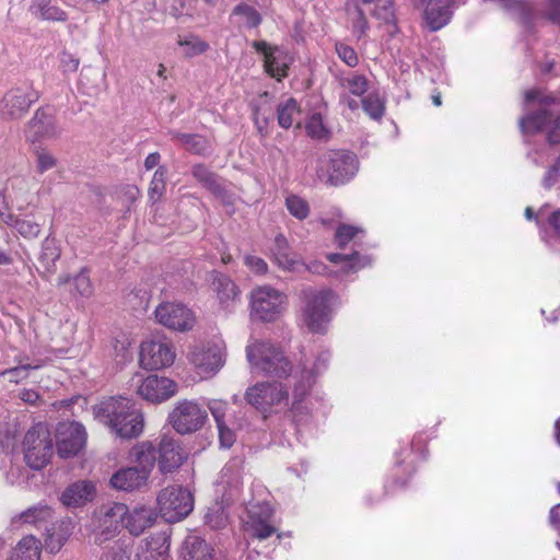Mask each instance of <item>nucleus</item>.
<instances>
[{
    "mask_svg": "<svg viewBox=\"0 0 560 560\" xmlns=\"http://www.w3.org/2000/svg\"><path fill=\"white\" fill-rule=\"evenodd\" d=\"M112 430L122 439L139 436L143 431V415L137 405L125 397L112 398L103 408Z\"/></svg>",
    "mask_w": 560,
    "mask_h": 560,
    "instance_id": "1",
    "label": "nucleus"
},
{
    "mask_svg": "<svg viewBox=\"0 0 560 560\" xmlns=\"http://www.w3.org/2000/svg\"><path fill=\"white\" fill-rule=\"evenodd\" d=\"M358 171L357 156L347 151H328L317 160L318 179L330 186L349 182Z\"/></svg>",
    "mask_w": 560,
    "mask_h": 560,
    "instance_id": "2",
    "label": "nucleus"
},
{
    "mask_svg": "<svg viewBox=\"0 0 560 560\" xmlns=\"http://www.w3.org/2000/svg\"><path fill=\"white\" fill-rule=\"evenodd\" d=\"M246 359L254 371L268 375L284 377L292 370L282 351L266 341L254 340L248 343Z\"/></svg>",
    "mask_w": 560,
    "mask_h": 560,
    "instance_id": "3",
    "label": "nucleus"
},
{
    "mask_svg": "<svg viewBox=\"0 0 560 560\" xmlns=\"http://www.w3.org/2000/svg\"><path fill=\"white\" fill-rule=\"evenodd\" d=\"M302 323L313 332H324L330 320V305L335 299L331 290H305Z\"/></svg>",
    "mask_w": 560,
    "mask_h": 560,
    "instance_id": "4",
    "label": "nucleus"
},
{
    "mask_svg": "<svg viewBox=\"0 0 560 560\" xmlns=\"http://www.w3.org/2000/svg\"><path fill=\"white\" fill-rule=\"evenodd\" d=\"M23 452L25 462L32 469H40L49 462L52 455V443L43 424H36L26 432Z\"/></svg>",
    "mask_w": 560,
    "mask_h": 560,
    "instance_id": "5",
    "label": "nucleus"
},
{
    "mask_svg": "<svg viewBox=\"0 0 560 560\" xmlns=\"http://www.w3.org/2000/svg\"><path fill=\"white\" fill-rule=\"evenodd\" d=\"M158 503L162 516L168 523L183 520L194 509L192 494L179 486L163 489L158 497Z\"/></svg>",
    "mask_w": 560,
    "mask_h": 560,
    "instance_id": "6",
    "label": "nucleus"
},
{
    "mask_svg": "<svg viewBox=\"0 0 560 560\" xmlns=\"http://www.w3.org/2000/svg\"><path fill=\"white\" fill-rule=\"evenodd\" d=\"M285 304V295L269 285L254 289L250 293V315L262 322H272L281 313Z\"/></svg>",
    "mask_w": 560,
    "mask_h": 560,
    "instance_id": "7",
    "label": "nucleus"
},
{
    "mask_svg": "<svg viewBox=\"0 0 560 560\" xmlns=\"http://www.w3.org/2000/svg\"><path fill=\"white\" fill-rule=\"evenodd\" d=\"M207 418V410L197 401L183 399L170 412L168 422L177 433L190 434L200 430Z\"/></svg>",
    "mask_w": 560,
    "mask_h": 560,
    "instance_id": "8",
    "label": "nucleus"
},
{
    "mask_svg": "<svg viewBox=\"0 0 560 560\" xmlns=\"http://www.w3.org/2000/svg\"><path fill=\"white\" fill-rule=\"evenodd\" d=\"M127 514V505L124 503H113L100 508L93 516L94 540L102 545L114 538L124 522Z\"/></svg>",
    "mask_w": 560,
    "mask_h": 560,
    "instance_id": "9",
    "label": "nucleus"
},
{
    "mask_svg": "<svg viewBox=\"0 0 560 560\" xmlns=\"http://www.w3.org/2000/svg\"><path fill=\"white\" fill-rule=\"evenodd\" d=\"M38 98V93L31 86L11 88L0 100V118L5 121L21 119Z\"/></svg>",
    "mask_w": 560,
    "mask_h": 560,
    "instance_id": "10",
    "label": "nucleus"
},
{
    "mask_svg": "<svg viewBox=\"0 0 560 560\" xmlns=\"http://www.w3.org/2000/svg\"><path fill=\"white\" fill-rule=\"evenodd\" d=\"M245 398L256 409L267 411L272 406L287 405L289 393L281 383L262 382L248 387Z\"/></svg>",
    "mask_w": 560,
    "mask_h": 560,
    "instance_id": "11",
    "label": "nucleus"
},
{
    "mask_svg": "<svg viewBox=\"0 0 560 560\" xmlns=\"http://www.w3.org/2000/svg\"><path fill=\"white\" fill-rule=\"evenodd\" d=\"M175 357V350L171 342L150 339L140 346L139 363L144 370L154 371L172 365Z\"/></svg>",
    "mask_w": 560,
    "mask_h": 560,
    "instance_id": "12",
    "label": "nucleus"
},
{
    "mask_svg": "<svg viewBox=\"0 0 560 560\" xmlns=\"http://www.w3.org/2000/svg\"><path fill=\"white\" fill-rule=\"evenodd\" d=\"M62 133L56 118V110L45 106L38 108L27 124V138L32 142L42 140H57Z\"/></svg>",
    "mask_w": 560,
    "mask_h": 560,
    "instance_id": "13",
    "label": "nucleus"
},
{
    "mask_svg": "<svg viewBox=\"0 0 560 560\" xmlns=\"http://www.w3.org/2000/svg\"><path fill=\"white\" fill-rule=\"evenodd\" d=\"M85 428L77 421L60 422L57 427L58 454L68 458L77 455L86 443Z\"/></svg>",
    "mask_w": 560,
    "mask_h": 560,
    "instance_id": "14",
    "label": "nucleus"
},
{
    "mask_svg": "<svg viewBox=\"0 0 560 560\" xmlns=\"http://www.w3.org/2000/svg\"><path fill=\"white\" fill-rule=\"evenodd\" d=\"M423 9V19L427 26L435 32L444 27L451 21L453 10L466 2V0H413Z\"/></svg>",
    "mask_w": 560,
    "mask_h": 560,
    "instance_id": "15",
    "label": "nucleus"
},
{
    "mask_svg": "<svg viewBox=\"0 0 560 560\" xmlns=\"http://www.w3.org/2000/svg\"><path fill=\"white\" fill-rule=\"evenodd\" d=\"M155 317L161 325L177 331L190 330L196 323L192 311L177 303L160 304L155 310Z\"/></svg>",
    "mask_w": 560,
    "mask_h": 560,
    "instance_id": "16",
    "label": "nucleus"
},
{
    "mask_svg": "<svg viewBox=\"0 0 560 560\" xmlns=\"http://www.w3.org/2000/svg\"><path fill=\"white\" fill-rule=\"evenodd\" d=\"M189 361L201 377L212 376L224 364V349L219 345L195 347Z\"/></svg>",
    "mask_w": 560,
    "mask_h": 560,
    "instance_id": "17",
    "label": "nucleus"
},
{
    "mask_svg": "<svg viewBox=\"0 0 560 560\" xmlns=\"http://www.w3.org/2000/svg\"><path fill=\"white\" fill-rule=\"evenodd\" d=\"M177 389V384L173 380L164 376L149 375L142 380L137 393L147 401L160 404L175 396Z\"/></svg>",
    "mask_w": 560,
    "mask_h": 560,
    "instance_id": "18",
    "label": "nucleus"
},
{
    "mask_svg": "<svg viewBox=\"0 0 560 560\" xmlns=\"http://www.w3.org/2000/svg\"><path fill=\"white\" fill-rule=\"evenodd\" d=\"M342 92L339 96L340 104L347 106L351 110H357L360 103L352 98L351 95L361 97L369 90V80L365 75L358 72H347L336 77Z\"/></svg>",
    "mask_w": 560,
    "mask_h": 560,
    "instance_id": "19",
    "label": "nucleus"
},
{
    "mask_svg": "<svg viewBox=\"0 0 560 560\" xmlns=\"http://www.w3.org/2000/svg\"><path fill=\"white\" fill-rule=\"evenodd\" d=\"M246 522V530L255 538L262 540L276 533L272 525L273 510L267 502L253 505Z\"/></svg>",
    "mask_w": 560,
    "mask_h": 560,
    "instance_id": "20",
    "label": "nucleus"
},
{
    "mask_svg": "<svg viewBox=\"0 0 560 560\" xmlns=\"http://www.w3.org/2000/svg\"><path fill=\"white\" fill-rule=\"evenodd\" d=\"M252 46L264 55L265 69L272 78L281 80L288 75L290 58L282 49L272 47L265 40H255Z\"/></svg>",
    "mask_w": 560,
    "mask_h": 560,
    "instance_id": "21",
    "label": "nucleus"
},
{
    "mask_svg": "<svg viewBox=\"0 0 560 560\" xmlns=\"http://www.w3.org/2000/svg\"><path fill=\"white\" fill-rule=\"evenodd\" d=\"M329 360V353L323 352L314 363V366L312 370L306 369L303 366L300 371L296 370L293 377V396H294V404L301 401L310 392L312 388L315 375L320 372V370L326 368V363Z\"/></svg>",
    "mask_w": 560,
    "mask_h": 560,
    "instance_id": "22",
    "label": "nucleus"
},
{
    "mask_svg": "<svg viewBox=\"0 0 560 560\" xmlns=\"http://www.w3.org/2000/svg\"><path fill=\"white\" fill-rule=\"evenodd\" d=\"M170 536L166 533L154 534L141 540L137 550V560H167Z\"/></svg>",
    "mask_w": 560,
    "mask_h": 560,
    "instance_id": "23",
    "label": "nucleus"
},
{
    "mask_svg": "<svg viewBox=\"0 0 560 560\" xmlns=\"http://www.w3.org/2000/svg\"><path fill=\"white\" fill-rule=\"evenodd\" d=\"M159 453V467L162 472L173 471L178 468L186 458V453L177 441L166 435L161 439Z\"/></svg>",
    "mask_w": 560,
    "mask_h": 560,
    "instance_id": "24",
    "label": "nucleus"
},
{
    "mask_svg": "<svg viewBox=\"0 0 560 560\" xmlns=\"http://www.w3.org/2000/svg\"><path fill=\"white\" fill-rule=\"evenodd\" d=\"M149 476L145 470L135 466L125 467L117 470L110 478V485L116 490L131 492L144 487Z\"/></svg>",
    "mask_w": 560,
    "mask_h": 560,
    "instance_id": "25",
    "label": "nucleus"
},
{
    "mask_svg": "<svg viewBox=\"0 0 560 560\" xmlns=\"http://www.w3.org/2000/svg\"><path fill=\"white\" fill-rule=\"evenodd\" d=\"M156 515L152 508L139 505L132 510L127 509L124 525L131 535L138 536L155 522Z\"/></svg>",
    "mask_w": 560,
    "mask_h": 560,
    "instance_id": "26",
    "label": "nucleus"
},
{
    "mask_svg": "<svg viewBox=\"0 0 560 560\" xmlns=\"http://www.w3.org/2000/svg\"><path fill=\"white\" fill-rule=\"evenodd\" d=\"M0 220L25 240H36L42 232V224L28 217L1 211Z\"/></svg>",
    "mask_w": 560,
    "mask_h": 560,
    "instance_id": "27",
    "label": "nucleus"
},
{
    "mask_svg": "<svg viewBox=\"0 0 560 560\" xmlns=\"http://www.w3.org/2000/svg\"><path fill=\"white\" fill-rule=\"evenodd\" d=\"M95 487L91 481L82 480L70 485L61 494V502L68 508H78L92 501Z\"/></svg>",
    "mask_w": 560,
    "mask_h": 560,
    "instance_id": "28",
    "label": "nucleus"
},
{
    "mask_svg": "<svg viewBox=\"0 0 560 560\" xmlns=\"http://www.w3.org/2000/svg\"><path fill=\"white\" fill-rule=\"evenodd\" d=\"M271 250L276 264L284 270L296 271L303 266L298 256L291 252L289 242L282 234L275 237Z\"/></svg>",
    "mask_w": 560,
    "mask_h": 560,
    "instance_id": "29",
    "label": "nucleus"
},
{
    "mask_svg": "<svg viewBox=\"0 0 560 560\" xmlns=\"http://www.w3.org/2000/svg\"><path fill=\"white\" fill-rule=\"evenodd\" d=\"M129 460L136 464L135 467L145 470L150 474L156 463V451L154 445L149 441H142L132 446L129 451Z\"/></svg>",
    "mask_w": 560,
    "mask_h": 560,
    "instance_id": "30",
    "label": "nucleus"
},
{
    "mask_svg": "<svg viewBox=\"0 0 560 560\" xmlns=\"http://www.w3.org/2000/svg\"><path fill=\"white\" fill-rule=\"evenodd\" d=\"M241 470L235 464H228L220 472L218 487L223 491L226 500H234L242 488Z\"/></svg>",
    "mask_w": 560,
    "mask_h": 560,
    "instance_id": "31",
    "label": "nucleus"
},
{
    "mask_svg": "<svg viewBox=\"0 0 560 560\" xmlns=\"http://www.w3.org/2000/svg\"><path fill=\"white\" fill-rule=\"evenodd\" d=\"M180 557L183 560H210L212 549L201 537L190 535L183 542Z\"/></svg>",
    "mask_w": 560,
    "mask_h": 560,
    "instance_id": "32",
    "label": "nucleus"
},
{
    "mask_svg": "<svg viewBox=\"0 0 560 560\" xmlns=\"http://www.w3.org/2000/svg\"><path fill=\"white\" fill-rule=\"evenodd\" d=\"M170 136L172 141L177 142L190 153L206 155L211 150V142L203 136L177 131H171Z\"/></svg>",
    "mask_w": 560,
    "mask_h": 560,
    "instance_id": "33",
    "label": "nucleus"
},
{
    "mask_svg": "<svg viewBox=\"0 0 560 560\" xmlns=\"http://www.w3.org/2000/svg\"><path fill=\"white\" fill-rule=\"evenodd\" d=\"M61 256V249L57 240L52 236H47L40 246L38 261L44 268V273L52 275L56 271V264Z\"/></svg>",
    "mask_w": 560,
    "mask_h": 560,
    "instance_id": "34",
    "label": "nucleus"
},
{
    "mask_svg": "<svg viewBox=\"0 0 560 560\" xmlns=\"http://www.w3.org/2000/svg\"><path fill=\"white\" fill-rule=\"evenodd\" d=\"M194 178L213 195L223 198L225 188L220 178L205 164H196L191 167Z\"/></svg>",
    "mask_w": 560,
    "mask_h": 560,
    "instance_id": "35",
    "label": "nucleus"
},
{
    "mask_svg": "<svg viewBox=\"0 0 560 560\" xmlns=\"http://www.w3.org/2000/svg\"><path fill=\"white\" fill-rule=\"evenodd\" d=\"M9 560H40V542L34 536L20 540Z\"/></svg>",
    "mask_w": 560,
    "mask_h": 560,
    "instance_id": "36",
    "label": "nucleus"
},
{
    "mask_svg": "<svg viewBox=\"0 0 560 560\" xmlns=\"http://www.w3.org/2000/svg\"><path fill=\"white\" fill-rule=\"evenodd\" d=\"M57 281L59 287L72 282L75 293L83 298H90L94 291L89 270L86 268H82L73 278L69 275H61L58 277Z\"/></svg>",
    "mask_w": 560,
    "mask_h": 560,
    "instance_id": "37",
    "label": "nucleus"
},
{
    "mask_svg": "<svg viewBox=\"0 0 560 560\" xmlns=\"http://www.w3.org/2000/svg\"><path fill=\"white\" fill-rule=\"evenodd\" d=\"M32 14L38 19L47 21H66L67 13L60 8L52 5L51 0H33L31 8Z\"/></svg>",
    "mask_w": 560,
    "mask_h": 560,
    "instance_id": "38",
    "label": "nucleus"
},
{
    "mask_svg": "<svg viewBox=\"0 0 560 560\" xmlns=\"http://www.w3.org/2000/svg\"><path fill=\"white\" fill-rule=\"evenodd\" d=\"M213 287L220 303L228 307L231 302L240 295L237 285L226 276L220 275L214 278Z\"/></svg>",
    "mask_w": 560,
    "mask_h": 560,
    "instance_id": "39",
    "label": "nucleus"
},
{
    "mask_svg": "<svg viewBox=\"0 0 560 560\" xmlns=\"http://www.w3.org/2000/svg\"><path fill=\"white\" fill-rule=\"evenodd\" d=\"M327 259L334 264L341 265L345 273L357 271L371 264L369 257L360 256L358 252L351 255L332 253L327 255Z\"/></svg>",
    "mask_w": 560,
    "mask_h": 560,
    "instance_id": "40",
    "label": "nucleus"
},
{
    "mask_svg": "<svg viewBox=\"0 0 560 560\" xmlns=\"http://www.w3.org/2000/svg\"><path fill=\"white\" fill-rule=\"evenodd\" d=\"M550 122V114L547 110H539L523 117L520 120V128L524 135H533L541 131Z\"/></svg>",
    "mask_w": 560,
    "mask_h": 560,
    "instance_id": "41",
    "label": "nucleus"
},
{
    "mask_svg": "<svg viewBox=\"0 0 560 560\" xmlns=\"http://www.w3.org/2000/svg\"><path fill=\"white\" fill-rule=\"evenodd\" d=\"M300 115V106L294 98H288L277 106V118L280 127L289 129L295 117Z\"/></svg>",
    "mask_w": 560,
    "mask_h": 560,
    "instance_id": "42",
    "label": "nucleus"
},
{
    "mask_svg": "<svg viewBox=\"0 0 560 560\" xmlns=\"http://www.w3.org/2000/svg\"><path fill=\"white\" fill-rule=\"evenodd\" d=\"M52 517V512L47 505L33 506L19 515V520L25 524L40 525Z\"/></svg>",
    "mask_w": 560,
    "mask_h": 560,
    "instance_id": "43",
    "label": "nucleus"
},
{
    "mask_svg": "<svg viewBox=\"0 0 560 560\" xmlns=\"http://www.w3.org/2000/svg\"><path fill=\"white\" fill-rule=\"evenodd\" d=\"M166 173V168L164 166H160L153 174L148 190V197L152 203L158 202L165 192Z\"/></svg>",
    "mask_w": 560,
    "mask_h": 560,
    "instance_id": "44",
    "label": "nucleus"
},
{
    "mask_svg": "<svg viewBox=\"0 0 560 560\" xmlns=\"http://www.w3.org/2000/svg\"><path fill=\"white\" fill-rule=\"evenodd\" d=\"M285 208L295 219L302 221L310 214L308 202L298 195H289L285 198Z\"/></svg>",
    "mask_w": 560,
    "mask_h": 560,
    "instance_id": "45",
    "label": "nucleus"
},
{
    "mask_svg": "<svg viewBox=\"0 0 560 560\" xmlns=\"http://www.w3.org/2000/svg\"><path fill=\"white\" fill-rule=\"evenodd\" d=\"M74 525L71 520H63L59 522L56 526H54L52 530H56L58 534V541L49 542V552L56 553L58 552L68 538L71 536L73 532Z\"/></svg>",
    "mask_w": 560,
    "mask_h": 560,
    "instance_id": "46",
    "label": "nucleus"
},
{
    "mask_svg": "<svg viewBox=\"0 0 560 560\" xmlns=\"http://www.w3.org/2000/svg\"><path fill=\"white\" fill-rule=\"evenodd\" d=\"M364 112L373 119H380L385 112L384 101L377 93H370L362 101Z\"/></svg>",
    "mask_w": 560,
    "mask_h": 560,
    "instance_id": "47",
    "label": "nucleus"
},
{
    "mask_svg": "<svg viewBox=\"0 0 560 560\" xmlns=\"http://www.w3.org/2000/svg\"><path fill=\"white\" fill-rule=\"evenodd\" d=\"M305 128L307 135L313 139L323 140L328 138L329 132L323 122L320 114L312 115L307 120Z\"/></svg>",
    "mask_w": 560,
    "mask_h": 560,
    "instance_id": "48",
    "label": "nucleus"
},
{
    "mask_svg": "<svg viewBox=\"0 0 560 560\" xmlns=\"http://www.w3.org/2000/svg\"><path fill=\"white\" fill-rule=\"evenodd\" d=\"M35 158L36 170L39 174H44L45 172L52 170L58 163L56 156L44 148H39L35 151Z\"/></svg>",
    "mask_w": 560,
    "mask_h": 560,
    "instance_id": "49",
    "label": "nucleus"
},
{
    "mask_svg": "<svg viewBox=\"0 0 560 560\" xmlns=\"http://www.w3.org/2000/svg\"><path fill=\"white\" fill-rule=\"evenodd\" d=\"M373 15L385 23L394 22L395 9L393 0H376L374 2Z\"/></svg>",
    "mask_w": 560,
    "mask_h": 560,
    "instance_id": "50",
    "label": "nucleus"
},
{
    "mask_svg": "<svg viewBox=\"0 0 560 560\" xmlns=\"http://www.w3.org/2000/svg\"><path fill=\"white\" fill-rule=\"evenodd\" d=\"M233 13L244 18L245 24L248 27H256L261 23V16L259 12L245 3L236 5L233 10Z\"/></svg>",
    "mask_w": 560,
    "mask_h": 560,
    "instance_id": "51",
    "label": "nucleus"
},
{
    "mask_svg": "<svg viewBox=\"0 0 560 560\" xmlns=\"http://www.w3.org/2000/svg\"><path fill=\"white\" fill-rule=\"evenodd\" d=\"M98 560H130V553L120 541H116L102 551Z\"/></svg>",
    "mask_w": 560,
    "mask_h": 560,
    "instance_id": "52",
    "label": "nucleus"
},
{
    "mask_svg": "<svg viewBox=\"0 0 560 560\" xmlns=\"http://www.w3.org/2000/svg\"><path fill=\"white\" fill-rule=\"evenodd\" d=\"M362 230L360 228L342 224L336 231V242L338 247L343 248L352 238H354Z\"/></svg>",
    "mask_w": 560,
    "mask_h": 560,
    "instance_id": "53",
    "label": "nucleus"
},
{
    "mask_svg": "<svg viewBox=\"0 0 560 560\" xmlns=\"http://www.w3.org/2000/svg\"><path fill=\"white\" fill-rule=\"evenodd\" d=\"M38 369V365H20L12 369H8L0 373V376H4L9 382L19 383L22 380H25L28 376V372L31 370Z\"/></svg>",
    "mask_w": 560,
    "mask_h": 560,
    "instance_id": "54",
    "label": "nucleus"
},
{
    "mask_svg": "<svg viewBox=\"0 0 560 560\" xmlns=\"http://www.w3.org/2000/svg\"><path fill=\"white\" fill-rule=\"evenodd\" d=\"M205 522L213 529H219L225 526L226 516L220 506L210 509L205 515Z\"/></svg>",
    "mask_w": 560,
    "mask_h": 560,
    "instance_id": "55",
    "label": "nucleus"
},
{
    "mask_svg": "<svg viewBox=\"0 0 560 560\" xmlns=\"http://www.w3.org/2000/svg\"><path fill=\"white\" fill-rule=\"evenodd\" d=\"M336 51L339 58L349 67L353 68L358 65L359 58L355 50L345 44L338 43L336 44Z\"/></svg>",
    "mask_w": 560,
    "mask_h": 560,
    "instance_id": "56",
    "label": "nucleus"
},
{
    "mask_svg": "<svg viewBox=\"0 0 560 560\" xmlns=\"http://www.w3.org/2000/svg\"><path fill=\"white\" fill-rule=\"evenodd\" d=\"M179 44L185 48V54L189 57L200 55L208 49V44L198 38H190Z\"/></svg>",
    "mask_w": 560,
    "mask_h": 560,
    "instance_id": "57",
    "label": "nucleus"
},
{
    "mask_svg": "<svg viewBox=\"0 0 560 560\" xmlns=\"http://www.w3.org/2000/svg\"><path fill=\"white\" fill-rule=\"evenodd\" d=\"M350 18L352 20L353 30L360 34H363L368 28V21L362 9L354 5L353 10H349Z\"/></svg>",
    "mask_w": 560,
    "mask_h": 560,
    "instance_id": "58",
    "label": "nucleus"
},
{
    "mask_svg": "<svg viewBox=\"0 0 560 560\" xmlns=\"http://www.w3.org/2000/svg\"><path fill=\"white\" fill-rule=\"evenodd\" d=\"M80 59L75 56L63 51L60 56V68L63 73H73L78 70Z\"/></svg>",
    "mask_w": 560,
    "mask_h": 560,
    "instance_id": "59",
    "label": "nucleus"
},
{
    "mask_svg": "<svg viewBox=\"0 0 560 560\" xmlns=\"http://www.w3.org/2000/svg\"><path fill=\"white\" fill-rule=\"evenodd\" d=\"M211 415L213 416L217 424L225 423L224 416L226 411V402L223 400H211L208 405Z\"/></svg>",
    "mask_w": 560,
    "mask_h": 560,
    "instance_id": "60",
    "label": "nucleus"
},
{
    "mask_svg": "<svg viewBox=\"0 0 560 560\" xmlns=\"http://www.w3.org/2000/svg\"><path fill=\"white\" fill-rule=\"evenodd\" d=\"M219 431V441L222 447L229 448L235 441L234 432L225 423L217 424Z\"/></svg>",
    "mask_w": 560,
    "mask_h": 560,
    "instance_id": "61",
    "label": "nucleus"
},
{
    "mask_svg": "<svg viewBox=\"0 0 560 560\" xmlns=\"http://www.w3.org/2000/svg\"><path fill=\"white\" fill-rule=\"evenodd\" d=\"M244 262L255 273L261 275L267 271V264L260 257L247 255L244 258Z\"/></svg>",
    "mask_w": 560,
    "mask_h": 560,
    "instance_id": "62",
    "label": "nucleus"
},
{
    "mask_svg": "<svg viewBox=\"0 0 560 560\" xmlns=\"http://www.w3.org/2000/svg\"><path fill=\"white\" fill-rule=\"evenodd\" d=\"M254 121H255V125H256L257 130L260 133V136L261 137L268 136V133H269L268 127H269V122H270V116L265 115V114L260 113L259 110H257L254 115Z\"/></svg>",
    "mask_w": 560,
    "mask_h": 560,
    "instance_id": "63",
    "label": "nucleus"
},
{
    "mask_svg": "<svg viewBox=\"0 0 560 560\" xmlns=\"http://www.w3.org/2000/svg\"><path fill=\"white\" fill-rule=\"evenodd\" d=\"M550 126L548 129V141L551 144L560 143V115L553 119L550 120Z\"/></svg>",
    "mask_w": 560,
    "mask_h": 560,
    "instance_id": "64",
    "label": "nucleus"
}]
</instances>
